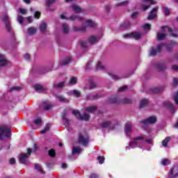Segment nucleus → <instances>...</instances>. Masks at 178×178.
<instances>
[{"mask_svg":"<svg viewBox=\"0 0 178 178\" xmlns=\"http://www.w3.org/2000/svg\"><path fill=\"white\" fill-rule=\"evenodd\" d=\"M47 27H48V24L46 22H41V24L39 26V29L40 33H42V34H45V33H47Z\"/></svg>","mask_w":178,"mask_h":178,"instance_id":"obj_15","label":"nucleus"},{"mask_svg":"<svg viewBox=\"0 0 178 178\" xmlns=\"http://www.w3.org/2000/svg\"><path fill=\"white\" fill-rule=\"evenodd\" d=\"M177 84H178V79L177 78H174L172 86H174V87H176V86H177Z\"/></svg>","mask_w":178,"mask_h":178,"instance_id":"obj_63","label":"nucleus"},{"mask_svg":"<svg viewBox=\"0 0 178 178\" xmlns=\"http://www.w3.org/2000/svg\"><path fill=\"white\" fill-rule=\"evenodd\" d=\"M109 104H118V99L116 97L111 98L108 99Z\"/></svg>","mask_w":178,"mask_h":178,"instance_id":"obj_52","label":"nucleus"},{"mask_svg":"<svg viewBox=\"0 0 178 178\" xmlns=\"http://www.w3.org/2000/svg\"><path fill=\"white\" fill-rule=\"evenodd\" d=\"M129 5V1H122L121 3L115 4L116 8L127 6Z\"/></svg>","mask_w":178,"mask_h":178,"instance_id":"obj_35","label":"nucleus"},{"mask_svg":"<svg viewBox=\"0 0 178 178\" xmlns=\"http://www.w3.org/2000/svg\"><path fill=\"white\" fill-rule=\"evenodd\" d=\"M87 29V26H82L81 27L79 26H74L73 30L74 31H81L82 33H84Z\"/></svg>","mask_w":178,"mask_h":178,"instance_id":"obj_25","label":"nucleus"},{"mask_svg":"<svg viewBox=\"0 0 178 178\" xmlns=\"http://www.w3.org/2000/svg\"><path fill=\"white\" fill-rule=\"evenodd\" d=\"M8 61L6 57L4 56L0 55V67H3L8 66Z\"/></svg>","mask_w":178,"mask_h":178,"instance_id":"obj_14","label":"nucleus"},{"mask_svg":"<svg viewBox=\"0 0 178 178\" xmlns=\"http://www.w3.org/2000/svg\"><path fill=\"white\" fill-rule=\"evenodd\" d=\"M66 83H65V81H62V82H60V83H55L54 85H53V88H56V89H58V88H63V87H65V85Z\"/></svg>","mask_w":178,"mask_h":178,"instance_id":"obj_23","label":"nucleus"},{"mask_svg":"<svg viewBox=\"0 0 178 178\" xmlns=\"http://www.w3.org/2000/svg\"><path fill=\"white\" fill-rule=\"evenodd\" d=\"M49 129H51V124H47L44 129L40 131V134H45L47 131H49Z\"/></svg>","mask_w":178,"mask_h":178,"instance_id":"obj_37","label":"nucleus"},{"mask_svg":"<svg viewBox=\"0 0 178 178\" xmlns=\"http://www.w3.org/2000/svg\"><path fill=\"white\" fill-rule=\"evenodd\" d=\"M164 106H166L167 108H170V109H175V106L170 102H165L163 103Z\"/></svg>","mask_w":178,"mask_h":178,"instance_id":"obj_40","label":"nucleus"},{"mask_svg":"<svg viewBox=\"0 0 178 178\" xmlns=\"http://www.w3.org/2000/svg\"><path fill=\"white\" fill-rule=\"evenodd\" d=\"M121 104H131V99L128 98H124L121 99Z\"/></svg>","mask_w":178,"mask_h":178,"instance_id":"obj_48","label":"nucleus"},{"mask_svg":"<svg viewBox=\"0 0 178 178\" xmlns=\"http://www.w3.org/2000/svg\"><path fill=\"white\" fill-rule=\"evenodd\" d=\"M156 122V117L151 116L147 118L146 120H142L140 123L143 124H154Z\"/></svg>","mask_w":178,"mask_h":178,"instance_id":"obj_10","label":"nucleus"},{"mask_svg":"<svg viewBox=\"0 0 178 178\" xmlns=\"http://www.w3.org/2000/svg\"><path fill=\"white\" fill-rule=\"evenodd\" d=\"M31 152H33V150L29 148L28 149L27 153H22L19 159V163L26 165L27 159H29V158H30V155H31Z\"/></svg>","mask_w":178,"mask_h":178,"instance_id":"obj_3","label":"nucleus"},{"mask_svg":"<svg viewBox=\"0 0 178 178\" xmlns=\"http://www.w3.org/2000/svg\"><path fill=\"white\" fill-rule=\"evenodd\" d=\"M86 23L90 26V27H94V22L91 21V19L86 20Z\"/></svg>","mask_w":178,"mask_h":178,"instance_id":"obj_57","label":"nucleus"},{"mask_svg":"<svg viewBox=\"0 0 178 178\" xmlns=\"http://www.w3.org/2000/svg\"><path fill=\"white\" fill-rule=\"evenodd\" d=\"M56 98L58 99L60 102H63L65 104H68L69 100L67 98H65L63 96L56 95Z\"/></svg>","mask_w":178,"mask_h":178,"instance_id":"obj_24","label":"nucleus"},{"mask_svg":"<svg viewBox=\"0 0 178 178\" xmlns=\"http://www.w3.org/2000/svg\"><path fill=\"white\" fill-rule=\"evenodd\" d=\"M128 86H124L122 87H120L118 88V92H123V91H126V90H127Z\"/></svg>","mask_w":178,"mask_h":178,"instance_id":"obj_51","label":"nucleus"},{"mask_svg":"<svg viewBox=\"0 0 178 178\" xmlns=\"http://www.w3.org/2000/svg\"><path fill=\"white\" fill-rule=\"evenodd\" d=\"M33 88L35 90V91H44V90H47L46 88H44L40 84H36L33 86Z\"/></svg>","mask_w":178,"mask_h":178,"instance_id":"obj_30","label":"nucleus"},{"mask_svg":"<svg viewBox=\"0 0 178 178\" xmlns=\"http://www.w3.org/2000/svg\"><path fill=\"white\" fill-rule=\"evenodd\" d=\"M48 154L51 158H55V156H56V152L54 149H51L50 150H49Z\"/></svg>","mask_w":178,"mask_h":178,"instance_id":"obj_44","label":"nucleus"},{"mask_svg":"<svg viewBox=\"0 0 178 178\" xmlns=\"http://www.w3.org/2000/svg\"><path fill=\"white\" fill-rule=\"evenodd\" d=\"M151 92H154V94H158L161 91H163V87H157L153 88L150 89Z\"/></svg>","mask_w":178,"mask_h":178,"instance_id":"obj_26","label":"nucleus"},{"mask_svg":"<svg viewBox=\"0 0 178 178\" xmlns=\"http://www.w3.org/2000/svg\"><path fill=\"white\" fill-rule=\"evenodd\" d=\"M169 178H176L178 177V168L174 167L172 168L169 172Z\"/></svg>","mask_w":178,"mask_h":178,"instance_id":"obj_12","label":"nucleus"},{"mask_svg":"<svg viewBox=\"0 0 178 178\" xmlns=\"http://www.w3.org/2000/svg\"><path fill=\"white\" fill-rule=\"evenodd\" d=\"M52 3H55V0H47L46 2L47 6L49 8L52 5Z\"/></svg>","mask_w":178,"mask_h":178,"instance_id":"obj_54","label":"nucleus"},{"mask_svg":"<svg viewBox=\"0 0 178 178\" xmlns=\"http://www.w3.org/2000/svg\"><path fill=\"white\" fill-rule=\"evenodd\" d=\"M72 94L74 97H76V98H80V97H81V92L77 90H72Z\"/></svg>","mask_w":178,"mask_h":178,"instance_id":"obj_41","label":"nucleus"},{"mask_svg":"<svg viewBox=\"0 0 178 178\" xmlns=\"http://www.w3.org/2000/svg\"><path fill=\"white\" fill-rule=\"evenodd\" d=\"M67 20H71L72 22H74V20H78L79 22H81L83 20V17L79 15H71L70 17L67 18Z\"/></svg>","mask_w":178,"mask_h":178,"instance_id":"obj_16","label":"nucleus"},{"mask_svg":"<svg viewBox=\"0 0 178 178\" xmlns=\"http://www.w3.org/2000/svg\"><path fill=\"white\" fill-rule=\"evenodd\" d=\"M91 63L88 62L85 67V70H91Z\"/></svg>","mask_w":178,"mask_h":178,"instance_id":"obj_62","label":"nucleus"},{"mask_svg":"<svg viewBox=\"0 0 178 178\" xmlns=\"http://www.w3.org/2000/svg\"><path fill=\"white\" fill-rule=\"evenodd\" d=\"M72 115H74V116H76V118H77V119H79V120H90V115L87 114V113H83L82 115L80 113V111H77V110H74L72 111Z\"/></svg>","mask_w":178,"mask_h":178,"instance_id":"obj_4","label":"nucleus"},{"mask_svg":"<svg viewBox=\"0 0 178 178\" xmlns=\"http://www.w3.org/2000/svg\"><path fill=\"white\" fill-rule=\"evenodd\" d=\"M105 69V67L102 65V63L101 61H99L96 65V70H104Z\"/></svg>","mask_w":178,"mask_h":178,"instance_id":"obj_36","label":"nucleus"},{"mask_svg":"<svg viewBox=\"0 0 178 178\" xmlns=\"http://www.w3.org/2000/svg\"><path fill=\"white\" fill-rule=\"evenodd\" d=\"M83 150L81 149V147L77 146V147H73L72 151V155H76V154H80Z\"/></svg>","mask_w":178,"mask_h":178,"instance_id":"obj_21","label":"nucleus"},{"mask_svg":"<svg viewBox=\"0 0 178 178\" xmlns=\"http://www.w3.org/2000/svg\"><path fill=\"white\" fill-rule=\"evenodd\" d=\"M72 10H74V12H76V13H80L81 12V8L76 4H73L72 6Z\"/></svg>","mask_w":178,"mask_h":178,"instance_id":"obj_32","label":"nucleus"},{"mask_svg":"<svg viewBox=\"0 0 178 178\" xmlns=\"http://www.w3.org/2000/svg\"><path fill=\"white\" fill-rule=\"evenodd\" d=\"M34 123L36 124V126H41V124H42V120L40 118H38L35 120Z\"/></svg>","mask_w":178,"mask_h":178,"instance_id":"obj_47","label":"nucleus"},{"mask_svg":"<svg viewBox=\"0 0 178 178\" xmlns=\"http://www.w3.org/2000/svg\"><path fill=\"white\" fill-rule=\"evenodd\" d=\"M108 76L113 79V80H115V81H118V80H121L122 77L118 74H115L114 73H108Z\"/></svg>","mask_w":178,"mask_h":178,"instance_id":"obj_29","label":"nucleus"},{"mask_svg":"<svg viewBox=\"0 0 178 178\" xmlns=\"http://www.w3.org/2000/svg\"><path fill=\"white\" fill-rule=\"evenodd\" d=\"M158 12V7L154 8L149 13L147 17V20H152L156 17V13Z\"/></svg>","mask_w":178,"mask_h":178,"instance_id":"obj_11","label":"nucleus"},{"mask_svg":"<svg viewBox=\"0 0 178 178\" xmlns=\"http://www.w3.org/2000/svg\"><path fill=\"white\" fill-rule=\"evenodd\" d=\"M80 44H81V47L82 48H88V42H84V41H81Z\"/></svg>","mask_w":178,"mask_h":178,"instance_id":"obj_50","label":"nucleus"},{"mask_svg":"<svg viewBox=\"0 0 178 178\" xmlns=\"http://www.w3.org/2000/svg\"><path fill=\"white\" fill-rule=\"evenodd\" d=\"M86 99H88L89 101H94L93 95H90V94L86 95Z\"/></svg>","mask_w":178,"mask_h":178,"instance_id":"obj_55","label":"nucleus"},{"mask_svg":"<svg viewBox=\"0 0 178 178\" xmlns=\"http://www.w3.org/2000/svg\"><path fill=\"white\" fill-rule=\"evenodd\" d=\"M10 128L6 125H0V140L10 138Z\"/></svg>","mask_w":178,"mask_h":178,"instance_id":"obj_2","label":"nucleus"},{"mask_svg":"<svg viewBox=\"0 0 178 178\" xmlns=\"http://www.w3.org/2000/svg\"><path fill=\"white\" fill-rule=\"evenodd\" d=\"M17 21L19 22V24H23V22H24V18H23V16L22 15H18Z\"/></svg>","mask_w":178,"mask_h":178,"instance_id":"obj_53","label":"nucleus"},{"mask_svg":"<svg viewBox=\"0 0 178 178\" xmlns=\"http://www.w3.org/2000/svg\"><path fill=\"white\" fill-rule=\"evenodd\" d=\"M29 35H34L35 33H37V28L35 27H30L27 30Z\"/></svg>","mask_w":178,"mask_h":178,"instance_id":"obj_28","label":"nucleus"},{"mask_svg":"<svg viewBox=\"0 0 178 178\" xmlns=\"http://www.w3.org/2000/svg\"><path fill=\"white\" fill-rule=\"evenodd\" d=\"M124 130H125L126 134L129 136V134H130V133H131L133 130V125H131V124H126Z\"/></svg>","mask_w":178,"mask_h":178,"instance_id":"obj_18","label":"nucleus"},{"mask_svg":"<svg viewBox=\"0 0 178 178\" xmlns=\"http://www.w3.org/2000/svg\"><path fill=\"white\" fill-rule=\"evenodd\" d=\"M143 29H145V30H151V24H145L143 25Z\"/></svg>","mask_w":178,"mask_h":178,"instance_id":"obj_59","label":"nucleus"},{"mask_svg":"<svg viewBox=\"0 0 178 178\" xmlns=\"http://www.w3.org/2000/svg\"><path fill=\"white\" fill-rule=\"evenodd\" d=\"M98 107H97V106H92L90 107H87L86 108V112H90L91 113H92V112H95V111H97Z\"/></svg>","mask_w":178,"mask_h":178,"instance_id":"obj_33","label":"nucleus"},{"mask_svg":"<svg viewBox=\"0 0 178 178\" xmlns=\"http://www.w3.org/2000/svg\"><path fill=\"white\" fill-rule=\"evenodd\" d=\"M139 140H145L144 136H138L135 138L133 141L129 142V148H136V147H141V145L138 141Z\"/></svg>","mask_w":178,"mask_h":178,"instance_id":"obj_5","label":"nucleus"},{"mask_svg":"<svg viewBox=\"0 0 178 178\" xmlns=\"http://www.w3.org/2000/svg\"><path fill=\"white\" fill-rule=\"evenodd\" d=\"M70 31V28H69V25L67 24H63V32L64 34H69V31Z\"/></svg>","mask_w":178,"mask_h":178,"instance_id":"obj_31","label":"nucleus"},{"mask_svg":"<svg viewBox=\"0 0 178 178\" xmlns=\"http://www.w3.org/2000/svg\"><path fill=\"white\" fill-rule=\"evenodd\" d=\"M149 5H156V1L155 0H143L141 7L143 10H147V9H149Z\"/></svg>","mask_w":178,"mask_h":178,"instance_id":"obj_7","label":"nucleus"},{"mask_svg":"<svg viewBox=\"0 0 178 178\" xmlns=\"http://www.w3.org/2000/svg\"><path fill=\"white\" fill-rule=\"evenodd\" d=\"M86 23L90 26V27H94V22L91 21V19L86 20Z\"/></svg>","mask_w":178,"mask_h":178,"instance_id":"obj_56","label":"nucleus"},{"mask_svg":"<svg viewBox=\"0 0 178 178\" xmlns=\"http://www.w3.org/2000/svg\"><path fill=\"white\" fill-rule=\"evenodd\" d=\"M145 106H148V99H143L140 102L139 108L141 109L145 108Z\"/></svg>","mask_w":178,"mask_h":178,"instance_id":"obj_22","label":"nucleus"},{"mask_svg":"<svg viewBox=\"0 0 178 178\" xmlns=\"http://www.w3.org/2000/svg\"><path fill=\"white\" fill-rule=\"evenodd\" d=\"M79 143L83 145V147H87L88 145V143H90V138L87 135H79L78 139Z\"/></svg>","mask_w":178,"mask_h":178,"instance_id":"obj_6","label":"nucleus"},{"mask_svg":"<svg viewBox=\"0 0 178 178\" xmlns=\"http://www.w3.org/2000/svg\"><path fill=\"white\" fill-rule=\"evenodd\" d=\"M97 160L99 161V163H100V165H102V163H104V162H105V157H104L102 156H99L97 157Z\"/></svg>","mask_w":178,"mask_h":178,"instance_id":"obj_49","label":"nucleus"},{"mask_svg":"<svg viewBox=\"0 0 178 178\" xmlns=\"http://www.w3.org/2000/svg\"><path fill=\"white\" fill-rule=\"evenodd\" d=\"M90 88H97V83L95 82H91L90 83Z\"/></svg>","mask_w":178,"mask_h":178,"instance_id":"obj_64","label":"nucleus"},{"mask_svg":"<svg viewBox=\"0 0 178 178\" xmlns=\"http://www.w3.org/2000/svg\"><path fill=\"white\" fill-rule=\"evenodd\" d=\"M164 13L166 16L169 15L170 10L167 7H163Z\"/></svg>","mask_w":178,"mask_h":178,"instance_id":"obj_61","label":"nucleus"},{"mask_svg":"<svg viewBox=\"0 0 178 178\" xmlns=\"http://www.w3.org/2000/svg\"><path fill=\"white\" fill-rule=\"evenodd\" d=\"M76 83H77V77L72 76L70 80L69 84H71V86H74V84H76Z\"/></svg>","mask_w":178,"mask_h":178,"instance_id":"obj_39","label":"nucleus"},{"mask_svg":"<svg viewBox=\"0 0 178 178\" xmlns=\"http://www.w3.org/2000/svg\"><path fill=\"white\" fill-rule=\"evenodd\" d=\"M132 37H134L135 40H140V38H143V33L140 32H133Z\"/></svg>","mask_w":178,"mask_h":178,"instance_id":"obj_27","label":"nucleus"},{"mask_svg":"<svg viewBox=\"0 0 178 178\" xmlns=\"http://www.w3.org/2000/svg\"><path fill=\"white\" fill-rule=\"evenodd\" d=\"M43 108L45 111H49V109L52 108V105L44 102L43 103Z\"/></svg>","mask_w":178,"mask_h":178,"instance_id":"obj_38","label":"nucleus"},{"mask_svg":"<svg viewBox=\"0 0 178 178\" xmlns=\"http://www.w3.org/2000/svg\"><path fill=\"white\" fill-rule=\"evenodd\" d=\"M156 67L157 70H159V72H165V70H166V69H167L166 65H165L163 63L157 64Z\"/></svg>","mask_w":178,"mask_h":178,"instance_id":"obj_19","label":"nucleus"},{"mask_svg":"<svg viewBox=\"0 0 178 178\" xmlns=\"http://www.w3.org/2000/svg\"><path fill=\"white\" fill-rule=\"evenodd\" d=\"M9 17H8V15H4L2 18V21L4 22L5 24L6 23H9Z\"/></svg>","mask_w":178,"mask_h":178,"instance_id":"obj_58","label":"nucleus"},{"mask_svg":"<svg viewBox=\"0 0 178 178\" xmlns=\"http://www.w3.org/2000/svg\"><path fill=\"white\" fill-rule=\"evenodd\" d=\"M35 169H36V170H38V172H40L42 175H45V171L42 170V168H41V165L40 164L35 163Z\"/></svg>","mask_w":178,"mask_h":178,"instance_id":"obj_34","label":"nucleus"},{"mask_svg":"<svg viewBox=\"0 0 178 178\" xmlns=\"http://www.w3.org/2000/svg\"><path fill=\"white\" fill-rule=\"evenodd\" d=\"M170 140H171L170 137H166V138H165V140H163L162 141V145H163V147H167L168 143H169V141H170Z\"/></svg>","mask_w":178,"mask_h":178,"instance_id":"obj_43","label":"nucleus"},{"mask_svg":"<svg viewBox=\"0 0 178 178\" xmlns=\"http://www.w3.org/2000/svg\"><path fill=\"white\" fill-rule=\"evenodd\" d=\"M170 159H163L162 161H161V165H163V166H166L168 165H170Z\"/></svg>","mask_w":178,"mask_h":178,"instance_id":"obj_46","label":"nucleus"},{"mask_svg":"<svg viewBox=\"0 0 178 178\" xmlns=\"http://www.w3.org/2000/svg\"><path fill=\"white\" fill-rule=\"evenodd\" d=\"M5 27H6V30H7L8 33H11L12 32V26H10V22H6L5 24Z\"/></svg>","mask_w":178,"mask_h":178,"instance_id":"obj_42","label":"nucleus"},{"mask_svg":"<svg viewBox=\"0 0 178 178\" xmlns=\"http://www.w3.org/2000/svg\"><path fill=\"white\" fill-rule=\"evenodd\" d=\"M174 31H178V29H172L168 26H164L162 27V33H157V40L159 41H162V40H165V38L166 35H168V33H170V35H172V37H174L175 38H177V33H175Z\"/></svg>","mask_w":178,"mask_h":178,"instance_id":"obj_1","label":"nucleus"},{"mask_svg":"<svg viewBox=\"0 0 178 178\" xmlns=\"http://www.w3.org/2000/svg\"><path fill=\"white\" fill-rule=\"evenodd\" d=\"M97 41H98V38L94 35H91L88 39V42L90 45H94V44H95V42H97Z\"/></svg>","mask_w":178,"mask_h":178,"instance_id":"obj_17","label":"nucleus"},{"mask_svg":"<svg viewBox=\"0 0 178 178\" xmlns=\"http://www.w3.org/2000/svg\"><path fill=\"white\" fill-rule=\"evenodd\" d=\"M165 46V44L161 43L160 44H158L156 47V49L152 48V49L149 51V56H156V54L159 52H161L162 51L163 47Z\"/></svg>","mask_w":178,"mask_h":178,"instance_id":"obj_8","label":"nucleus"},{"mask_svg":"<svg viewBox=\"0 0 178 178\" xmlns=\"http://www.w3.org/2000/svg\"><path fill=\"white\" fill-rule=\"evenodd\" d=\"M69 111H70L69 108H67L65 110H64V111L62 113V119L64 122V124L66 127L70 126V120L68 119L67 118H66V116H67V115H69Z\"/></svg>","mask_w":178,"mask_h":178,"instance_id":"obj_9","label":"nucleus"},{"mask_svg":"<svg viewBox=\"0 0 178 178\" xmlns=\"http://www.w3.org/2000/svg\"><path fill=\"white\" fill-rule=\"evenodd\" d=\"M15 90L16 91H20V90H22V88L17 87V86H13V88H11V89L10 90V91H15Z\"/></svg>","mask_w":178,"mask_h":178,"instance_id":"obj_60","label":"nucleus"},{"mask_svg":"<svg viewBox=\"0 0 178 178\" xmlns=\"http://www.w3.org/2000/svg\"><path fill=\"white\" fill-rule=\"evenodd\" d=\"M127 27H130V22H124V24H122L120 26L121 30H124V29H127Z\"/></svg>","mask_w":178,"mask_h":178,"instance_id":"obj_45","label":"nucleus"},{"mask_svg":"<svg viewBox=\"0 0 178 178\" xmlns=\"http://www.w3.org/2000/svg\"><path fill=\"white\" fill-rule=\"evenodd\" d=\"M72 61L71 58L70 57H66L63 60L60 61V66H66L70 63Z\"/></svg>","mask_w":178,"mask_h":178,"instance_id":"obj_20","label":"nucleus"},{"mask_svg":"<svg viewBox=\"0 0 178 178\" xmlns=\"http://www.w3.org/2000/svg\"><path fill=\"white\" fill-rule=\"evenodd\" d=\"M100 126L103 129H113V127L112 126V122L111 121L103 122L100 124Z\"/></svg>","mask_w":178,"mask_h":178,"instance_id":"obj_13","label":"nucleus"}]
</instances>
